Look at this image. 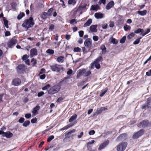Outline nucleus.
Segmentation results:
<instances>
[{
  "instance_id": "obj_1",
  "label": "nucleus",
  "mask_w": 151,
  "mask_h": 151,
  "mask_svg": "<svg viewBox=\"0 0 151 151\" xmlns=\"http://www.w3.org/2000/svg\"><path fill=\"white\" fill-rule=\"evenodd\" d=\"M35 24V23L32 17H30L29 19L25 20L22 26L23 27L29 28L32 27Z\"/></svg>"
},
{
  "instance_id": "obj_2",
  "label": "nucleus",
  "mask_w": 151,
  "mask_h": 151,
  "mask_svg": "<svg viewBox=\"0 0 151 151\" xmlns=\"http://www.w3.org/2000/svg\"><path fill=\"white\" fill-rule=\"evenodd\" d=\"M61 88V86L60 84H58L51 87L48 92V94L51 95L53 94L58 92L60 90Z\"/></svg>"
},
{
  "instance_id": "obj_3",
  "label": "nucleus",
  "mask_w": 151,
  "mask_h": 151,
  "mask_svg": "<svg viewBox=\"0 0 151 151\" xmlns=\"http://www.w3.org/2000/svg\"><path fill=\"white\" fill-rule=\"evenodd\" d=\"M128 145L126 142H123L119 143L116 146L117 151H124L126 149Z\"/></svg>"
},
{
  "instance_id": "obj_4",
  "label": "nucleus",
  "mask_w": 151,
  "mask_h": 151,
  "mask_svg": "<svg viewBox=\"0 0 151 151\" xmlns=\"http://www.w3.org/2000/svg\"><path fill=\"white\" fill-rule=\"evenodd\" d=\"M51 70L54 72H59L61 70H63V67L62 65L58 64H54L50 66Z\"/></svg>"
},
{
  "instance_id": "obj_5",
  "label": "nucleus",
  "mask_w": 151,
  "mask_h": 151,
  "mask_svg": "<svg viewBox=\"0 0 151 151\" xmlns=\"http://www.w3.org/2000/svg\"><path fill=\"white\" fill-rule=\"evenodd\" d=\"M76 131L75 129H73L70 130L69 131H66L65 133V137L63 139V141H65V140L68 139H69L70 138H73V135L72 134Z\"/></svg>"
},
{
  "instance_id": "obj_6",
  "label": "nucleus",
  "mask_w": 151,
  "mask_h": 151,
  "mask_svg": "<svg viewBox=\"0 0 151 151\" xmlns=\"http://www.w3.org/2000/svg\"><path fill=\"white\" fill-rule=\"evenodd\" d=\"M17 42V40L14 38H13L8 41L7 43L8 47L10 48H12Z\"/></svg>"
},
{
  "instance_id": "obj_7",
  "label": "nucleus",
  "mask_w": 151,
  "mask_h": 151,
  "mask_svg": "<svg viewBox=\"0 0 151 151\" xmlns=\"http://www.w3.org/2000/svg\"><path fill=\"white\" fill-rule=\"evenodd\" d=\"M144 132L145 130L144 129H141L133 135L132 138L134 139H137L142 135L144 134Z\"/></svg>"
},
{
  "instance_id": "obj_8",
  "label": "nucleus",
  "mask_w": 151,
  "mask_h": 151,
  "mask_svg": "<svg viewBox=\"0 0 151 151\" xmlns=\"http://www.w3.org/2000/svg\"><path fill=\"white\" fill-rule=\"evenodd\" d=\"M150 123L147 119L143 120L139 123L140 125L143 128L147 127L150 125Z\"/></svg>"
},
{
  "instance_id": "obj_9",
  "label": "nucleus",
  "mask_w": 151,
  "mask_h": 151,
  "mask_svg": "<svg viewBox=\"0 0 151 151\" xmlns=\"http://www.w3.org/2000/svg\"><path fill=\"white\" fill-rule=\"evenodd\" d=\"M92 40L90 38L87 39L84 41L85 45L88 49H91L92 47Z\"/></svg>"
},
{
  "instance_id": "obj_10",
  "label": "nucleus",
  "mask_w": 151,
  "mask_h": 151,
  "mask_svg": "<svg viewBox=\"0 0 151 151\" xmlns=\"http://www.w3.org/2000/svg\"><path fill=\"white\" fill-rule=\"evenodd\" d=\"M151 101V98L149 97L147 98V101L145 103L141 106V108L142 109H147L149 107Z\"/></svg>"
},
{
  "instance_id": "obj_11",
  "label": "nucleus",
  "mask_w": 151,
  "mask_h": 151,
  "mask_svg": "<svg viewBox=\"0 0 151 151\" xmlns=\"http://www.w3.org/2000/svg\"><path fill=\"white\" fill-rule=\"evenodd\" d=\"M17 72L19 73H23L24 71L25 66L23 64H19L17 67Z\"/></svg>"
},
{
  "instance_id": "obj_12",
  "label": "nucleus",
  "mask_w": 151,
  "mask_h": 151,
  "mask_svg": "<svg viewBox=\"0 0 151 151\" xmlns=\"http://www.w3.org/2000/svg\"><path fill=\"white\" fill-rule=\"evenodd\" d=\"M21 83V80L19 78H16L13 79L12 82V84L15 86H19Z\"/></svg>"
},
{
  "instance_id": "obj_13",
  "label": "nucleus",
  "mask_w": 151,
  "mask_h": 151,
  "mask_svg": "<svg viewBox=\"0 0 151 151\" xmlns=\"http://www.w3.org/2000/svg\"><path fill=\"white\" fill-rule=\"evenodd\" d=\"M109 140H107L104 141L99 146L98 150H101L105 148L108 145L109 143Z\"/></svg>"
},
{
  "instance_id": "obj_14",
  "label": "nucleus",
  "mask_w": 151,
  "mask_h": 151,
  "mask_svg": "<svg viewBox=\"0 0 151 151\" xmlns=\"http://www.w3.org/2000/svg\"><path fill=\"white\" fill-rule=\"evenodd\" d=\"M77 122V121L76 120H75L73 123H70L69 124H68L63 127L62 128L60 129V130H63L68 129V128L73 127L74 125L76 124Z\"/></svg>"
},
{
  "instance_id": "obj_15",
  "label": "nucleus",
  "mask_w": 151,
  "mask_h": 151,
  "mask_svg": "<svg viewBox=\"0 0 151 151\" xmlns=\"http://www.w3.org/2000/svg\"><path fill=\"white\" fill-rule=\"evenodd\" d=\"M78 73L77 74L76 78H79L82 75H83L86 72V69L85 68H83L79 70Z\"/></svg>"
},
{
  "instance_id": "obj_16",
  "label": "nucleus",
  "mask_w": 151,
  "mask_h": 151,
  "mask_svg": "<svg viewBox=\"0 0 151 151\" xmlns=\"http://www.w3.org/2000/svg\"><path fill=\"white\" fill-rule=\"evenodd\" d=\"M127 135L126 133H122L120 134L118 137L117 139L120 140H125L127 138Z\"/></svg>"
},
{
  "instance_id": "obj_17",
  "label": "nucleus",
  "mask_w": 151,
  "mask_h": 151,
  "mask_svg": "<svg viewBox=\"0 0 151 151\" xmlns=\"http://www.w3.org/2000/svg\"><path fill=\"white\" fill-rule=\"evenodd\" d=\"M37 54V51L35 48H33L30 51V55L31 57H33Z\"/></svg>"
},
{
  "instance_id": "obj_18",
  "label": "nucleus",
  "mask_w": 151,
  "mask_h": 151,
  "mask_svg": "<svg viewBox=\"0 0 151 151\" xmlns=\"http://www.w3.org/2000/svg\"><path fill=\"white\" fill-rule=\"evenodd\" d=\"M13 136V134L10 131H8L7 132H5L4 135H3V137H5L7 138H10L12 137Z\"/></svg>"
},
{
  "instance_id": "obj_19",
  "label": "nucleus",
  "mask_w": 151,
  "mask_h": 151,
  "mask_svg": "<svg viewBox=\"0 0 151 151\" xmlns=\"http://www.w3.org/2000/svg\"><path fill=\"white\" fill-rule=\"evenodd\" d=\"M104 14L99 13H96L94 14L95 17L97 19L103 18L104 17Z\"/></svg>"
},
{
  "instance_id": "obj_20",
  "label": "nucleus",
  "mask_w": 151,
  "mask_h": 151,
  "mask_svg": "<svg viewBox=\"0 0 151 151\" xmlns=\"http://www.w3.org/2000/svg\"><path fill=\"white\" fill-rule=\"evenodd\" d=\"M100 49L102 50V53L104 54L106 52V48L105 45L103 44L100 47Z\"/></svg>"
},
{
  "instance_id": "obj_21",
  "label": "nucleus",
  "mask_w": 151,
  "mask_h": 151,
  "mask_svg": "<svg viewBox=\"0 0 151 151\" xmlns=\"http://www.w3.org/2000/svg\"><path fill=\"white\" fill-rule=\"evenodd\" d=\"M114 3L113 1L110 2L107 5L106 8L107 9L109 10L114 5Z\"/></svg>"
},
{
  "instance_id": "obj_22",
  "label": "nucleus",
  "mask_w": 151,
  "mask_h": 151,
  "mask_svg": "<svg viewBox=\"0 0 151 151\" xmlns=\"http://www.w3.org/2000/svg\"><path fill=\"white\" fill-rule=\"evenodd\" d=\"M40 109V106H36L33 108V110L32 111L33 114L34 115H35L37 113V111L39 110Z\"/></svg>"
},
{
  "instance_id": "obj_23",
  "label": "nucleus",
  "mask_w": 151,
  "mask_h": 151,
  "mask_svg": "<svg viewBox=\"0 0 151 151\" xmlns=\"http://www.w3.org/2000/svg\"><path fill=\"white\" fill-rule=\"evenodd\" d=\"M77 118V115L76 114H75L72 115L69 119V122L70 123L72 122L74 120H76Z\"/></svg>"
},
{
  "instance_id": "obj_24",
  "label": "nucleus",
  "mask_w": 151,
  "mask_h": 151,
  "mask_svg": "<svg viewBox=\"0 0 151 151\" xmlns=\"http://www.w3.org/2000/svg\"><path fill=\"white\" fill-rule=\"evenodd\" d=\"M99 9V6L98 5H92L91 8V10L97 11Z\"/></svg>"
},
{
  "instance_id": "obj_25",
  "label": "nucleus",
  "mask_w": 151,
  "mask_h": 151,
  "mask_svg": "<svg viewBox=\"0 0 151 151\" xmlns=\"http://www.w3.org/2000/svg\"><path fill=\"white\" fill-rule=\"evenodd\" d=\"M64 60V57L62 56L58 57L57 58V61L58 62L63 63Z\"/></svg>"
},
{
  "instance_id": "obj_26",
  "label": "nucleus",
  "mask_w": 151,
  "mask_h": 151,
  "mask_svg": "<svg viewBox=\"0 0 151 151\" xmlns=\"http://www.w3.org/2000/svg\"><path fill=\"white\" fill-rule=\"evenodd\" d=\"M91 22L92 19H89L87 22L84 24L83 27H85L87 26H89L91 24Z\"/></svg>"
},
{
  "instance_id": "obj_27",
  "label": "nucleus",
  "mask_w": 151,
  "mask_h": 151,
  "mask_svg": "<svg viewBox=\"0 0 151 151\" xmlns=\"http://www.w3.org/2000/svg\"><path fill=\"white\" fill-rule=\"evenodd\" d=\"M147 11L146 10H145L142 11H137L138 13L141 16H144L147 13Z\"/></svg>"
},
{
  "instance_id": "obj_28",
  "label": "nucleus",
  "mask_w": 151,
  "mask_h": 151,
  "mask_svg": "<svg viewBox=\"0 0 151 151\" xmlns=\"http://www.w3.org/2000/svg\"><path fill=\"white\" fill-rule=\"evenodd\" d=\"M87 6H88L86 4H85L84 5L80 6L78 8L77 10H84L86 8V7Z\"/></svg>"
},
{
  "instance_id": "obj_29",
  "label": "nucleus",
  "mask_w": 151,
  "mask_h": 151,
  "mask_svg": "<svg viewBox=\"0 0 151 151\" xmlns=\"http://www.w3.org/2000/svg\"><path fill=\"white\" fill-rule=\"evenodd\" d=\"M103 60V57L101 56H99L94 61V63H99L101 61Z\"/></svg>"
},
{
  "instance_id": "obj_30",
  "label": "nucleus",
  "mask_w": 151,
  "mask_h": 151,
  "mask_svg": "<svg viewBox=\"0 0 151 151\" xmlns=\"http://www.w3.org/2000/svg\"><path fill=\"white\" fill-rule=\"evenodd\" d=\"M142 37H140L137 39L133 42V44L135 45H136L138 44L140 42V40Z\"/></svg>"
},
{
  "instance_id": "obj_31",
  "label": "nucleus",
  "mask_w": 151,
  "mask_h": 151,
  "mask_svg": "<svg viewBox=\"0 0 151 151\" xmlns=\"http://www.w3.org/2000/svg\"><path fill=\"white\" fill-rule=\"evenodd\" d=\"M46 53L49 55H52L54 53V51L52 49H48L46 50Z\"/></svg>"
},
{
  "instance_id": "obj_32",
  "label": "nucleus",
  "mask_w": 151,
  "mask_h": 151,
  "mask_svg": "<svg viewBox=\"0 0 151 151\" xmlns=\"http://www.w3.org/2000/svg\"><path fill=\"white\" fill-rule=\"evenodd\" d=\"M141 31L140 32H141V34L140 35H142V36H144L145 35H146L149 32H150V29H147V30L146 31V32H144L143 33H142V32L143 31V29L142 30H140Z\"/></svg>"
},
{
  "instance_id": "obj_33",
  "label": "nucleus",
  "mask_w": 151,
  "mask_h": 151,
  "mask_svg": "<svg viewBox=\"0 0 151 151\" xmlns=\"http://www.w3.org/2000/svg\"><path fill=\"white\" fill-rule=\"evenodd\" d=\"M108 90V88H105V90L104 91H102L100 93V97H102L105 94V93Z\"/></svg>"
},
{
  "instance_id": "obj_34",
  "label": "nucleus",
  "mask_w": 151,
  "mask_h": 151,
  "mask_svg": "<svg viewBox=\"0 0 151 151\" xmlns=\"http://www.w3.org/2000/svg\"><path fill=\"white\" fill-rule=\"evenodd\" d=\"M30 124V122L29 120H26L23 124V126L24 127H27L29 126Z\"/></svg>"
},
{
  "instance_id": "obj_35",
  "label": "nucleus",
  "mask_w": 151,
  "mask_h": 151,
  "mask_svg": "<svg viewBox=\"0 0 151 151\" xmlns=\"http://www.w3.org/2000/svg\"><path fill=\"white\" fill-rule=\"evenodd\" d=\"M49 16L46 12H44L42 15L41 17L44 19H45L47 18V16Z\"/></svg>"
},
{
  "instance_id": "obj_36",
  "label": "nucleus",
  "mask_w": 151,
  "mask_h": 151,
  "mask_svg": "<svg viewBox=\"0 0 151 151\" xmlns=\"http://www.w3.org/2000/svg\"><path fill=\"white\" fill-rule=\"evenodd\" d=\"M68 4L74 5L76 3V0H69L68 1Z\"/></svg>"
},
{
  "instance_id": "obj_37",
  "label": "nucleus",
  "mask_w": 151,
  "mask_h": 151,
  "mask_svg": "<svg viewBox=\"0 0 151 151\" xmlns=\"http://www.w3.org/2000/svg\"><path fill=\"white\" fill-rule=\"evenodd\" d=\"M134 35V34L133 32H132L128 35L127 38L128 40H130L132 37H133Z\"/></svg>"
},
{
  "instance_id": "obj_38",
  "label": "nucleus",
  "mask_w": 151,
  "mask_h": 151,
  "mask_svg": "<svg viewBox=\"0 0 151 151\" xmlns=\"http://www.w3.org/2000/svg\"><path fill=\"white\" fill-rule=\"evenodd\" d=\"M73 51L75 52H80L81 51V49L78 47H74L73 49Z\"/></svg>"
},
{
  "instance_id": "obj_39",
  "label": "nucleus",
  "mask_w": 151,
  "mask_h": 151,
  "mask_svg": "<svg viewBox=\"0 0 151 151\" xmlns=\"http://www.w3.org/2000/svg\"><path fill=\"white\" fill-rule=\"evenodd\" d=\"M25 15L24 13H21L17 16V19L19 20L20 19Z\"/></svg>"
},
{
  "instance_id": "obj_40",
  "label": "nucleus",
  "mask_w": 151,
  "mask_h": 151,
  "mask_svg": "<svg viewBox=\"0 0 151 151\" xmlns=\"http://www.w3.org/2000/svg\"><path fill=\"white\" fill-rule=\"evenodd\" d=\"M126 39V37L124 36L120 40L119 42L123 44L124 43Z\"/></svg>"
},
{
  "instance_id": "obj_41",
  "label": "nucleus",
  "mask_w": 151,
  "mask_h": 151,
  "mask_svg": "<svg viewBox=\"0 0 151 151\" xmlns=\"http://www.w3.org/2000/svg\"><path fill=\"white\" fill-rule=\"evenodd\" d=\"M31 62L32 63V65L33 66H35L37 64V60L34 58L32 59Z\"/></svg>"
},
{
  "instance_id": "obj_42",
  "label": "nucleus",
  "mask_w": 151,
  "mask_h": 151,
  "mask_svg": "<svg viewBox=\"0 0 151 151\" xmlns=\"http://www.w3.org/2000/svg\"><path fill=\"white\" fill-rule=\"evenodd\" d=\"M91 72L90 70H88L87 72L85 73L84 76L85 77H87L90 76L91 74Z\"/></svg>"
},
{
  "instance_id": "obj_43",
  "label": "nucleus",
  "mask_w": 151,
  "mask_h": 151,
  "mask_svg": "<svg viewBox=\"0 0 151 151\" xmlns=\"http://www.w3.org/2000/svg\"><path fill=\"white\" fill-rule=\"evenodd\" d=\"M54 138V135H52L49 136L47 139V142H50Z\"/></svg>"
},
{
  "instance_id": "obj_44",
  "label": "nucleus",
  "mask_w": 151,
  "mask_h": 151,
  "mask_svg": "<svg viewBox=\"0 0 151 151\" xmlns=\"http://www.w3.org/2000/svg\"><path fill=\"white\" fill-rule=\"evenodd\" d=\"M50 87V85L49 84H47L46 86L42 88V90H47Z\"/></svg>"
},
{
  "instance_id": "obj_45",
  "label": "nucleus",
  "mask_w": 151,
  "mask_h": 151,
  "mask_svg": "<svg viewBox=\"0 0 151 151\" xmlns=\"http://www.w3.org/2000/svg\"><path fill=\"white\" fill-rule=\"evenodd\" d=\"M4 23L5 27L7 28L9 27L8 25V21L5 19H4Z\"/></svg>"
},
{
  "instance_id": "obj_46",
  "label": "nucleus",
  "mask_w": 151,
  "mask_h": 151,
  "mask_svg": "<svg viewBox=\"0 0 151 151\" xmlns=\"http://www.w3.org/2000/svg\"><path fill=\"white\" fill-rule=\"evenodd\" d=\"M95 66L96 68L97 69H99L100 67L101 66L99 63H94Z\"/></svg>"
},
{
  "instance_id": "obj_47",
  "label": "nucleus",
  "mask_w": 151,
  "mask_h": 151,
  "mask_svg": "<svg viewBox=\"0 0 151 151\" xmlns=\"http://www.w3.org/2000/svg\"><path fill=\"white\" fill-rule=\"evenodd\" d=\"M29 57V55H28L27 54L24 55L23 56L22 58V59L23 60H25L27 59Z\"/></svg>"
},
{
  "instance_id": "obj_48",
  "label": "nucleus",
  "mask_w": 151,
  "mask_h": 151,
  "mask_svg": "<svg viewBox=\"0 0 151 151\" xmlns=\"http://www.w3.org/2000/svg\"><path fill=\"white\" fill-rule=\"evenodd\" d=\"M77 23L76 20L75 19H73L70 20V23L71 24H74Z\"/></svg>"
},
{
  "instance_id": "obj_49",
  "label": "nucleus",
  "mask_w": 151,
  "mask_h": 151,
  "mask_svg": "<svg viewBox=\"0 0 151 151\" xmlns=\"http://www.w3.org/2000/svg\"><path fill=\"white\" fill-rule=\"evenodd\" d=\"M31 122L32 124L36 123L37 122V119L36 117L32 119L31 120Z\"/></svg>"
},
{
  "instance_id": "obj_50",
  "label": "nucleus",
  "mask_w": 151,
  "mask_h": 151,
  "mask_svg": "<svg viewBox=\"0 0 151 151\" xmlns=\"http://www.w3.org/2000/svg\"><path fill=\"white\" fill-rule=\"evenodd\" d=\"M85 82L84 81H82L78 83L77 85L78 86H82L84 84Z\"/></svg>"
},
{
  "instance_id": "obj_51",
  "label": "nucleus",
  "mask_w": 151,
  "mask_h": 151,
  "mask_svg": "<svg viewBox=\"0 0 151 151\" xmlns=\"http://www.w3.org/2000/svg\"><path fill=\"white\" fill-rule=\"evenodd\" d=\"M25 119L23 117H21L20 119L19 120L18 122L20 123H24V121Z\"/></svg>"
},
{
  "instance_id": "obj_52",
  "label": "nucleus",
  "mask_w": 151,
  "mask_h": 151,
  "mask_svg": "<svg viewBox=\"0 0 151 151\" xmlns=\"http://www.w3.org/2000/svg\"><path fill=\"white\" fill-rule=\"evenodd\" d=\"M111 42L113 44H117L118 43V42L116 41L115 38H112L111 39Z\"/></svg>"
},
{
  "instance_id": "obj_53",
  "label": "nucleus",
  "mask_w": 151,
  "mask_h": 151,
  "mask_svg": "<svg viewBox=\"0 0 151 151\" xmlns=\"http://www.w3.org/2000/svg\"><path fill=\"white\" fill-rule=\"evenodd\" d=\"M53 11L52 8H50L48 11L47 12L49 16H50L51 15V13Z\"/></svg>"
},
{
  "instance_id": "obj_54",
  "label": "nucleus",
  "mask_w": 151,
  "mask_h": 151,
  "mask_svg": "<svg viewBox=\"0 0 151 151\" xmlns=\"http://www.w3.org/2000/svg\"><path fill=\"white\" fill-rule=\"evenodd\" d=\"M63 99L62 97H60L57 99L56 102L58 103L61 102Z\"/></svg>"
},
{
  "instance_id": "obj_55",
  "label": "nucleus",
  "mask_w": 151,
  "mask_h": 151,
  "mask_svg": "<svg viewBox=\"0 0 151 151\" xmlns=\"http://www.w3.org/2000/svg\"><path fill=\"white\" fill-rule=\"evenodd\" d=\"M31 115L30 114H26L25 115V116L26 119H28L31 117Z\"/></svg>"
},
{
  "instance_id": "obj_56",
  "label": "nucleus",
  "mask_w": 151,
  "mask_h": 151,
  "mask_svg": "<svg viewBox=\"0 0 151 151\" xmlns=\"http://www.w3.org/2000/svg\"><path fill=\"white\" fill-rule=\"evenodd\" d=\"M44 94V93L43 91H41L39 92L37 94V96L39 97H41Z\"/></svg>"
},
{
  "instance_id": "obj_57",
  "label": "nucleus",
  "mask_w": 151,
  "mask_h": 151,
  "mask_svg": "<svg viewBox=\"0 0 151 151\" xmlns=\"http://www.w3.org/2000/svg\"><path fill=\"white\" fill-rule=\"evenodd\" d=\"M84 32L83 31L81 30L79 32V36L80 37H82L83 35Z\"/></svg>"
},
{
  "instance_id": "obj_58",
  "label": "nucleus",
  "mask_w": 151,
  "mask_h": 151,
  "mask_svg": "<svg viewBox=\"0 0 151 151\" xmlns=\"http://www.w3.org/2000/svg\"><path fill=\"white\" fill-rule=\"evenodd\" d=\"M106 3V0H99V3L101 4H104Z\"/></svg>"
},
{
  "instance_id": "obj_59",
  "label": "nucleus",
  "mask_w": 151,
  "mask_h": 151,
  "mask_svg": "<svg viewBox=\"0 0 151 151\" xmlns=\"http://www.w3.org/2000/svg\"><path fill=\"white\" fill-rule=\"evenodd\" d=\"M107 110V108H105L104 107H101L100 109H99V111H100L101 112H102L103 111H104L105 110Z\"/></svg>"
},
{
  "instance_id": "obj_60",
  "label": "nucleus",
  "mask_w": 151,
  "mask_h": 151,
  "mask_svg": "<svg viewBox=\"0 0 151 151\" xmlns=\"http://www.w3.org/2000/svg\"><path fill=\"white\" fill-rule=\"evenodd\" d=\"M95 133V131L94 130H92L89 131V134L90 135H93Z\"/></svg>"
},
{
  "instance_id": "obj_61",
  "label": "nucleus",
  "mask_w": 151,
  "mask_h": 151,
  "mask_svg": "<svg viewBox=\"0 0 151 151\" xmlns=\"http://www.w3.org/2000/svg\"><path fill=\"white\" fill-rule=\"evenodd\" d=\"M73 72V70L71 69H70L67 71V74L68 75H70L72 74Z\"/></svg>"
},
{
  "instance_id": "obj_62",
  "label": "nucleus",
  "mask_w": 151,
  "mask_h": 151,
  "mask_svg": "<svg viewBox=\"0 0 151 151\" xmlns=\"http://www.w3.org/2000/svg\"><path fill=\"white\" fill-rule=\"evenodd\" d=\"M46 77V75L45 74H43L41 75L40 76V79L43 80Z\"/></svg>"
},
{
  "instance_id": "obj_63",
  "label": "nucleus",
  "mask_w": 151,
  "mask_h": 151,
  "mask_svg": "<svg viewBox=\"0 0 151 151\" xmlns=\"http://www.w3.org/2000/svg\"><path fill=\"white\" fill-rule=\"evenodd\" d=\"M65 36V39L67 40H69L70 38V35H69L66 34Z\"/></svg>"
},
{
  "instance_id": "obj_64",
  "label": "nucleus",
  "mask_w": 151,
  "mask_h": 151,
  "mask_svg": "<svg viewBox=\"0 0 151 151\" xmlns=\"http://www.w3.org/2000/svg\"><path fill=\"white\" fill-rule=\"evenodd\" d=\"M146 74V75L148 76H151V70H150L148 72H147Z\"/></svg>"
}]
</instances>
